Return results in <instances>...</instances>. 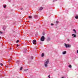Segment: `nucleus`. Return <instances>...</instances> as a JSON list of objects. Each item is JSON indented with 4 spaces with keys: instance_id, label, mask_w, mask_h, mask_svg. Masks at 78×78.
Returning <instances> with one entry per match:
<instances>
[{
    "instance_id": "obj_1",
    "label": "nucleus",
    "mask_w": 78,
    "mask_h": 78,
    "mask_svg": "<svg viewBox=\"0 0 78 78\" xmlns=\"http://www.w3.org/2000/svg\"><path fill=\"white\" fill-rule=\"evenodd\" d=\"M49 59H48L45 61V62L44 63V65L45 67H48V64L49 63Z\"/></svg>"
},
{
    "instance_id": "obj_2",
    "label": "nucleus",
    "mask_w": 78,
    "mask_h": 78,
    "mask_svg": "<svg viewBox=\"0 0 78 78\" xmlns=\"http://www.w3.org/2000/svg\"><path fill=\"white\" fill-rule=\"evenodd\" d=\"M64 45L66 48H69L70 47H71V45L70 44H66L65 43Z\"/></svg>"
},
{
    "instance_id": "obj_3",
    "label": "nucleus",
    "mask_w": 78,
    "mask_h": 78,
    "mask_svg": "<svg viewBox=\"0 0 78 78\" xmlns=\"http://www.w3.org/2000/svg\"><path fill=\"white\" fill-rule=\"evenodd\" d=\"M41 41L42 42L44 41H45V37L44 36H43L41 37Z\"/></svg>"
},
{
    "instance_id": "obj_4",
    "label": "nucleus",
    "mask_w": 78,
    "mask_h": 78,
    "mask_svg": "<svg viewBox=\"0 0 78 78\" xmlns=\"http://www.w3.org/2000/svg\"><path fill=\"white\" fill-rule=\"evenodd\" d=\"M33 44H36V40H34L33 41Z\"/></svg>"
},
{
    "instance_id": "obj_5",
    "label": "nucleus",
    "mask_w": 78,
    "mask_h": 78,
    "mask_svg": "<svg viewBox=\"0 0 78 78\" xmlns=\"http://www.w3.org/2000/svg\"><path fill=\"white\" fill-rule=\"evenodd\" d=\"M50 39H51V38L50 37H48L47 41H50Z\"/></svg>"
},
{
    "instance_id": "obj_6",
    "label": "nucleus",
    "mask_w": 78,
    "mask_h": 78,
    "mask_svg": "<svg viewBox=\"0 0 78 78\" xmlns=\"http://www.w3.org/2000/svg\"><path fill=\"white\" fill-rule=\"evenodd\" d=\"M62 55H66V51H63L62 52Z\"/></svg>"
},
{
    "instance_id": "obj_7",
    "label": "nucleus",
    "mask_w": 78,
    "mask_h": 78,
    "mask_svg": "<svg viewBox=\"0 0 78 78\" xmlns=\"http://www.w3.org/2000/svg\"><path fill=\"white\" fill-rule=\"evenodd\" d=\"M72 36H73V37H76V35L75 34H73Z\"/></svg>"
},
{
    "instance_id": "obj_8",
    "label": "nucleus",
    "mask_w": 78,
    "mask_h": 78,
    "mask_svg": "<svg viewBox=\"0 0 78 78\" xmlns=\"http://www.w3.org/2000/svg\"><path fill=\"white\" fill-rule=\"evenodd\" d=\"M43 9V7H41L40 8L39 10H41Z\"/></svg>"
},
{
    "instance_id": "obj_9",
    "label": "nucleus",
    "mask_w": 78,
    "mask_h": 78,
    "mask_svg": "<svg viewBox=\"0 0 78 78\" xmlns=\"http://www.w3.org/2000/svg\"><path fill=\"white\" fill-rule=\"evenodd\" d=\"M44 53H42L41 54V57H44Z\"/></svg>"
},
{
    "instance_id": "obj_10",
    "label": "nucleus",
    "mask_w": 78,
    "mask_h": 78,
    "mask_svg": "<svg viewBox=\"0 0 78 78\" xmlns=\"http://www.w3.org/2000/svg\"><path fill=\"white\" fill-rule=\"evenodd\" d=\"M5 29H6V27L4 26L3 28V30H5Z\"/></svg>"
},
{
    "instance_id": "obj_11",
    "label": "nucleus",
    "mask_w": 78,
    "mask_h": 78,
    "mask_svg": "<svg viewBox=\"0 0 78 78\" xmlns=\"http://www.w3.org/2000/svg\"><path fill=\"white\" fill-rule=\"evenodd\" d=\"M68 67H69V68H72V66L70 65H69L68 66Z\"/></svg>"
},
{
    "instance_id": "obj_12",
    "label": "nucleus",
    "mask_w": 78,
    "mask_h": 78,
    "mask_svg": "<svg viewBox=\"0 0 78 78\" xmlns=\"http://www.w3.org/2000/svg\"><path fill=\"white\" fill-rule=\"evenodd\" d=\"M75 19H77L78 18V16H76L75 17Z\"/></svg>"
},
{
    "instance_id": "obj_13",
    "label": "nucleus",
    "mask_w": 78,
    "mask_h": 78,
    "mask_svg": "<svg viewBox=\"0 0 78 78\" xmlns=\"http://www.w3.org/2000/svg\"><path fill=\"white\" fill-rule=\"evenodd\" d=\"M23 68V67H20V70H22Z\"/></svg>"
},
{
    "instance_id": "obj_14",
    "label": "nucleus",
    "mask_w": 78,
    "mask_h": 78,
    "mask_svg": "<svg viewBox=\"0 0 78 78\" xmlns=\"http://www.w3.org/2000/svg\"><path fill=\"white\" fill-rule=\"evenodd\" d=\"M37 17V15H34V18H36V17Z\"/></svg>"
},
{
    "instance_id": "obj_15",
    "label": "nucleus",
    "mask_w": 78,
    "mask_h": 78,
    "mask_svg": "<svg viewBox=\"0 0 78 78\" xmlns=\"http://www.w3.org/2000/svg\"><path fill=\"white\" fill-rule=\"evenodd\" d=\"M6 7V5H4V8H5Z\"/></svg>"
},
{
    "instance_id": "obj_16",
    "label": "nucleus",
    "mask_w": 78,
    "mask_h": 78,
    "mask_svg": "<svg viewBox=\"0 0 78 78\" xmlns=\"http://www.w3.org/2000/svg\"><path fill=\"white\" fill-rule=\"evenodd\" d=\"M32 18V16H29V19H31Z\"/></svg>"
},
{
    "instance_id": "obj_17",
    "label": "nucleus",
    "mask_w": 78,
    "mask_h": 78,
    "mask_svg": "<svg viewBox=\"0 0 78 78\" xmlns=\"http://www.w3.org/2000/svg\"><path fill=\"white\" fill-rule=\"evenodd\" d=\"M28 70V69H24V71H25V72H27V70Z\"/></svg>"
},
{
    "instance_id": "obj_18",
    "label": "nucleus",
    "mask_w": 78,
    "mask_h": 78,
    "mask_svg": "<svg viewBox=\"0 0 78 78\" xmlns=\"http://www.w3.org/2000/svg\"><path fill=\"white\" fill-rule=\"evenodd\" d=\"M27 52V50H25L24 51H23V53H26V52Z\"/></svg>"
},
{
    "instance_id": "obj_19",
    "label": "nucleus",
    "mask_w": 78,
    "mask_h": 78,
    "mask_svg": "<svg viewBox=\"0 0 78 78\" xmlns=\"http://www.w3.org/2000/svg\"><path fill=\"white\" fill-rule=\"evenodd\" d=\"M67 41H68V42H70V39H67Z\"/></svg>"
},
{
    "instance_id": "obj_20",
    "label": "nucleus",
    "mask_w": 78,
    "mask_h": 78,
    "mask_svg": "<svg viewBox=\"0 0 78 78\" xmlns=\"http://www.w3.org/2000/svg\"><path fill=\"white\" fill-rule=\"evenodd\" d=\"M73 31H74V32H75V33H76V30H75L73 29Z\"/></svg>"
},
{
    "instance_id": "obj_21",
    "label": "nucleus",
    "mask_w": 78,
    "mask_h": 78,
    "mask_svg": "<svg viewBox=\"0 0 78 78\" xmlns=\"http://www.w3.org/2000/svg\"><path fill=\"white\" fill-rule=\"evenodd\" d=\"M19 42V40H18L16 41V43H18V42Z\"/></svg>"
},
{
    "instance_id": "obj_22",
    "label": "nucleus",
    "mask_w": 78,
    "mask_h": 78,
    "mask_svg": "<svg viewBox=\"0 0 78 78\" xmlns=\"http://www.w3.org/2000/svg\"><path fill=\"white\" fill-rule=\"evenodd\" d=\"M56 1H57V0H53V2H56Z\"/></svg>"
},
{
    "instance_id": "obj_23",
    "label": "nucleus",
    "mask_w": 78,
    "mask_h": 78,
    "mask_svg": "<svg viewBox=\"0 0 78 78\" xmlns=\"http://www.w3.org/2000/svg\"><path fill=\"white\" fill-rule=\"evenodd\" d=\"M0 34H3V32H2L1 31H0Z\"/></svg>"
},
{
    "instance_id": "obj_24",
    "label": "nucleus",
    "mask_w": 78,
    "mask_h": 78,
    "mask_svg": "<svg viewBox=\"0 0 78 78\" xmlns=\"http://www.w3.org/2000/svg\"><path fill=\"white\" fill-rule=\"evenodd\" d=\"M31 59H33V56H31Z\"/></svg>"
},
{
    "instance_id": "obj_25",
    "label": "nucleus",
    "mask_w": 78,
    "mask_h": 78,
    "mask_svg": "<svg viewBox=\"0 0 78 78\" xmlns=\"http://www.w3.org/2000/svg\"><path fill=\"white\" fill-rule=\"evenodd\" d=\"M45 33H43V36H45Z\"/></svg>"
},
{
    "instance_id": "obj_26",
    "label": "nucleus",
    "mask_w": 78,
    "mask_h": 78,
    "mask_svg": "<svg viewBox=\"0 0 78 78\" xmlns=\"http://www.w3.org/2000/svg\"><path fill=\"white\" fill-rule=\"evenodd\" d=\"M56 22L57 23H58V22H59V21H57Z\"/></svg>"
},
{
    "instance_id": "obj_27",
    "label": "nucleus",
    "mask_w": 78,
    "mask_h": 78,
    "mask_svg": "<svg viewBox=\"0 0 78 78\" xmlns=\"http://www.w3.org/2000/svg\"><path fill=\"white\" fill-rule=\"evenodd\" d=\"M17 63L18 64H19V61H17Z\"/></svg>"
},
{
    "instance_id": "obj_28",
    "label": "nucleus",
    "mask_w": 78,
    "mask_h": 78,
    "mask_svg": "<svg viewBox=\"0 0 78 78\" xmlns=\"http://www.w3.org/2000/svg\"><path fill=\"white\" fill-rule=\"evenodd\" d=\"M0 65H1V66H3V64H2V63H1Z\"/></svg>"
},
{
    "instance_id": "obj_29",
    "label": "nucleus",
    "mask_w": 78,
    "mask_h": 78,
    "mask_svg": "<svg viewBox=\"0 0 78 78\" xmlns=\"http://www.w3.org/2000/svg\"><path fill=\"white\" fill-rule=\"evenodd\" d=\"M51 25H52V26L53 25V24L51 23Z\"/></svg>"
},
{
    "instance_id": "obj_30",
    "label": "nucleus",
    "mask_w": 78,
    "mask_h": 78,
    "mask_svg": "<svg viewBox=\"0 0 78 78\" xmlns=\"http://www.w3.org/2000/svg\"><path fill=\"white\" fill-rule=\"evenodd\" d=\"M8 61H11V60H10V59H9L8 60Z\"/></svg>"
},
{
    "instance_id": "obj_31",
    "label": "nucleus",
    "mask_w": 78,
    "mask_h": 78,
    "mask_svg": "<svg viewBox=\"0 0 78 78\" xmlns=\"http://www.w3.org/2000/svg\"><path fill=\"white\" fill-rule=\"evenodd\" d=\"M6 67H7V68H8V66H6Z\"/></svg>"
},
{
    "instance_id": "obj_32",
    "label": "nucleus",
    "mask_w": 78,
    "mask_h": 78,
    "mask_svg": "<svg viewBox=\"0 0 78 78\" xmlns=\"http://www.w3.org/2000/svg\"><path fill=\"white\" fill-rule=\"evenodd\" d=\"M77 53H78V50L77 51Z\"/></svg>"
},
{
    "instance_id": "obj_33",
    "label": "nucleus",
    "mask_w": 78,
    "mask_h": 78,
    "mask_svg": "<svg viewBox=\"0 0 78 78\" xmlns=\"http://www.w3.org/2000/svg\"><path fill=\"white\" fill-rule=\"evenodd\" d=\"M21 10L23 9V8H21Z\"/></svg>"
},
{
    "instance_id": "obj_34",
    "label": "nucleus",
    "mask_w": 78,
    "mask_h": 78,
    "mask_svg": "<svg viewBox=\"0 0 78 78\" xmlns=\"http://www.w3.org/2000/svg\"><path fill=\"white\" fill-rule=\"evenodd\" d=\"M61 78H64V77H61Z\"/></svg>"
},
{
    "instance_id": "obj_35",
    "label": "nucleus",
    "mask_w": 78,
    "mask_h": 78,
    "mask_svg": "<svg viewBox=\"0 0 78 78\" xmlns=\"http://www.w3.org/2000/svg\"><path fill=\"white\" fill-rule=\"evenodd\" d=\"M10 49L11 50V49H12V48H10Z\"/></svg>"
},
{
    "instance_id": "obj_36",
    "label": "nucleus",
    "mask_w": 78,
    "mask_h": 78,
    "mask_svg": "<svg viewBox=\"0 0 78 78\" xmlns=\"http://www.w3.org/2000/svg\"><path fill=\"white\" fill-rule=\"evenodd\" d=\"M17 47H18V46H19V45H17Z\"/></svg>"
},
{
    "instance_id": "obj_37",
    "label": "nucleus",
    "mask_w": 78,
    "mask_h": 78,
    "mask_svg": "<svg viewBox=\"0 0 78 78\" xmlns=\"http://www.w3.org/2000/svg\"><path fill=\"white\" fill-rule=\"evenodd\" d=\"M2 38V37H0V39H1Z\"/></svg>"
},
{
    "instance_id": "obj_38",
    "label": "nucleus",
    "mask_w": 78,
    "mask_h": 78,
    "mask_svg": "<svg viewBox=\"0 0 78 78\" xmlns=\"http://www.w3.org/2000/svg\"><path fill=\"white\" fill-rule=\"evenodd\" d=\"M30 21H28V22H29Z\"/></svg>"
}]
</instances>
